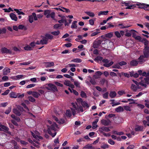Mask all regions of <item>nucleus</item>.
<instances>
[{
  "label": "nucleus",
  "mask_w": 149,
  "mask_h": 149,
  "mask_svg": "<svg viewBox=\"0 0 149 149\" xmlns=\"http://www.w3.org/2000/svg\"><path fill=\"white\" fill-rule=\"evenodd\" d=\"M58 128V125L56 123H54L51 126H48L47 129L48 133L50 135L53 137H54L56 134V128Z\"/></svg>",
  "instance_id": "f257e3e1"
},
{
  "label": "nucleus",
  "mask_w": 149,
  "mask_h": 149,
  "mask_svg": "<svg viewBox=\"0 0 149 149\" xmlns=\"http://www.w3.org/2000/svg\"><path fill=\"white\" fill-rule=\"evenodd\" d=\"M44 15L46 16L47 18H49L50 17L53 19H54L55 13L52 12L50 14V11L49 10H46L44 11Z\"/></svg>",
  "instance_id": "f03ea898"
},
{
  "label": "nucleus",
  "mask_w": 149,
  "mask_h": 149,
  "mask_svg": "<svg viewBox=\"0 0 149 149\" xmlns=\"http://www.w3.org/2000/svg\"><path fill=\"white\" fill-rule=\"evenodd\" d=\"M48 86H45V88L49 90L57 91V89L56 86L54 84H46Z\"/></svg>",
  "instance_id": "7ed1b4c3"
},
{
  "label": "nucleus",
  "mask_w": 149,
  "mask_h": 149,
  "mask_svg": "<svg viewBox=\"0 0 149 149\" xmlns=\"http://www.w3.org/2000/svg\"><path fill=\"white\" fill-rule=\"evenodd\" d=\"M143 52L145 58H149V46H144Z\"/></svg>",
  "instance_id": "20e7f679"
},
{
  "label": "nucleus",
  "mask_w": 149,
  "mask_h": 149,
  "mask_svg": "<svg viewBox=\"0 0 149 149\" xmlns=\"http://www.w3.org/2000/svg\"><path fill=\"white\" fill-rule=\"evenodd\" d=\"M103 40H95L93 43V47L94 48H97L101 45Z\"/></svg>",
  "instance_id": "39448f33"
},
{
  "label": "nucleus",
  "mask_w": 149,
  "mask_h": 149,
  "mask_svg": "<svg viewBox=\"0 0 149 149\" xmlns=\"http://www.w3.org/2000/svg\"><path fill=\"white\" fill-rule=\"evenodd\" d=\"M1 51L2 54H11L12 53V51L11 50L8 49L5 47H3L1 48Z\"/></svg>",
  "instance_id": "423d86ee"
},
{
  "label": "nucleus",
  "mask_w": 149,
  "mask_h": 149,
  "mask_svg": "<svg viewBox=\"0 0 149 149\" xmlns=\"http://www.w3.org/2000/svg\"><path fill=\"white\" fill-rule=\"evenodd\" d=\"M99 131L101 133L104 132L103 131L106 132H108L110 130L109 129V127H102L99 128Z\"/></svg>",
  "instance_id": "0eeeda50"
},
{
  "label": "nucleus",
  "mask_w": 149,
  "mask_h": 149,
  "mask_svg": "<svg viewBox=\"0 0 149 149\" xmlns=\"http://www.w3.org/2000/svg\"><path fill=\"white\" fill-rule=\"evenodd\" d=\"M0 127L3 129L2 131L8 134L10 133V132H8L9 128L3 125H0Z\"/></svg>",
  "instance_id": "6e6552de"
},
{
  "label": "nucleus",
  "mask_w": 149,
  "mask_h": 149,
  "mask_svg": "<svg viewBox=\"0 0 149 149\" xmlns=\"http://www.w3.org/2000/svg\"><path fill=\"white\" fill-rule=\"evenodd\" d=\"M101 123L104 125L105 126H107L109 125L110 121V120L108 121L104 119H102L101 120Z\"/></svg>",
  "instance_id": "1a4fd4ad"
},
{
  "label": "nucleus",
  "mask_w": 149,
  "mask_h": 149,
  "mask_svg": "<svg viewBox=\"0 0 149 149\" xmlns=\"http://www.w3.org/2000/svg\"><path fill=\"white\" fill-rule=\"evenodd\" d=\"M10 17L11 19L14 21H16L17 20V17L16 15L13 13H11L10 14Z\"/></svg>",
  "instance_id": "9d476101"
},
{
  "label": "nucleus",
  "mask_w": 149,
  "mask_h": 149,
  "mask_svg": "<svg viewBox=\"0 0 149 149\" xmlns=\"http://www.w3.org/2000/svg\"><path fill=\"white\" fill-rule=\"evenodd\" d=\"M10 69L8 68H5L3 70V74L4 75H7L10 72Z\"/></svg>",
  "instance_id": "9b49d317"
},
{
  "label": "nucleus",
  "mask_w": 149,
  "mask_h": 149,
  "mask_svg": "<svg viewBox=\"0 0 149 149\" xmlns=\"http://www.w3.org/2000/svg\"><path fill=\"white\" fill-rule=\"evenodd\" d=\"M130 65L132 66H137L138 64V61L136 60H133L130 62Z\"/></svg>",
  "instance_id": "f8f14e48"
},
{
  "label": "nucleus",
  "mask_w": 149,
  "mask_h": 149,
  "mask_svg": "<svg viewBox=\"0 0 149 149\" xmlns=\"http://www.w3.org/2000/svg\"><path fill=\"white\" fill-rule=\"evenodd\" d=\"M141 42L144 43V46H149V45H148L149 41L145 38L142 39Z\"/></svg>",
  "instance_id": "ddd939ff"
},
{
  "label": "nucleus",
  "mask_w": 149,
  "mask_h": 149,
  "mask_svg": "<svg viewBox=\"0 0 149 149\" xmlns=\"http://www.w3.org/2000/svg\"><path fill=\"white\" fill-rule=\"evenodd\" d=\"M99 119L98 118L96 119L92 123V128L95 129L97 127V123L98 122Z\"/></svg>",
  "instance_id": "4468645a"
},
{
  "label": "nucleus",
  "mask_w": 149,
  "mask_h": 149,
  "mask_svg": "<svg viewBox=\"0 0 149 149\" xmlns=\"http://www.w3.org/2000/svg\"><path fill=\"white\" fill-rule=\"evenodd\" d=\"M54 65L53 62H49L45 63V66L46 68L51 67L54 66Z\"/></svg>",
  "instance_id": "2eb2a0df"
},
{
  "label": "nucleus",
  "mask_w": 149,
  "mask_h": 149,
  "mask_svg": "<svg viewBox=\"0 0 149 149\" xmlns=\"http://www.w3.org/2000/svg\"><path fill=\"white\" fill-rule=\"evenodd\" d=\"M13 112L17 116H20L21 115L20 111L17 109H13Z\"/></svg>",
  "instance_id": "dca6fc26"
},
{
  "label": "nucleus",
  "mask_w": 149,
  "mask_h": 149,
  "mask_svg": "<svg viewBox=\"0 0 149 149\" xmlns=\"http://www.w3.org/2000/svg\"><path fill=\"white\" fill-rule=\"evenodd\" d=\"M48 40H47L45 37H43L42 39L40 40V43L42 45L47 44V43Z\"/></svg>",
  "instance_id": "f3484780"
},
{
  "label": "nucleus",
  "mask_w": 149,
  "mask_h": 149,
  "mask_svg": "<svg viewBox=\"0 0 149 149\" xmlns=\"http://www.w3.org/2000/svg\"><path fill=\"white\" fill-rule=\"evenodd\" d=\"M116 95V93L115 91H111L109 94V96L111 98L115 97Z\"/></svg>",
  "instance_id": "a211bd4d"
},
{
  "label": "nucleus",
  "mask_w": 149,
  "mask_h": 149,
  "mask_svg": "<svg viewBox=\"0 0 149 149\" xmlns=\"http://www.w3.org/2000/svg\"><path fill=\"white\" fill-rule=\"evenodd\" d=\"M143 127L142 126H138L135 128V130L136 132L141 131L143 130Z\"/></svg>",
  "instance_id": "6ab92c4d"
},
{
  "label": "nucleus",
  "mask_w": 149,
  "mask_h": 149,
  "mask_svg": "<svg viewBox=\"0 0 149 149\" xmlns=\"http://www.w3.org/2000/svg\"><path fill=\"white\" fill-rule=\"evenodd\" d=\"M24 49L26 51H31L33 50V49L29 45H27L24 47Z\"/></svg>",
  "instance_id": "aec40b11"
},
{
  "label": "nucleus",
  "mask_w": 149,
  "mask_h": 149,
  "mask_svg": "<svg viewBox=\"0 0 149 149\" xmlns=\"http://www.w3.org/2000/svg\"><path fill=\"white\" fill-rule=\"evenodd\" d=\"M130 32L131 33V34H132V37L135 38L136 36V33L137 32L134 30H131L130 31Z\"/></svg>",
  "instance_id": "412c9836"
},
{
  "label": "nucleus",
  "mask_w": 149,
  "mask_h": 149,
  "mask_svg": "<svg viewBox=\"0 0 149 149\" xmlns=\"http://www.w3.org/2000/svg\"><path fill=\"white\" fill-rule=\"evenodd\" d=\"M45 38L47 39H50L52 40L53 39V36L49 34H46L45 35Z\"/></svg>",
  "instance_id": "4be33fe9"
},
{
  "label": "nucleus",
  "mask_w": 149,
  "mask_h": 149,
  "mask_svg": "<svg viewBox=\"0 0 149 149\" xmlns=\"http://www.w3.org/2000/svg\"><path fill=\"white\" fill-rule=\"evenodd\" d=\"M84 148L87 149H94L95 148L93 147L91 144H88L86 145L83 148V149Z\"/></svg>",
  "instance_id": "5701e85b"
},
{
  "label": "nucleus",
  "mask_w": 149,
  "mask_h": 149,
  "mask_svg": "<svg viewBox=\"0 0 149 149\" xmlns=\"http://www.w3.org/2000/svg\"><path fill=\"white\" fill-rule=\"evenodd\" d=\"M115 110L116 111L119 112L121 111H123L124 110V109L121 106H119Z\"/></svg>",
  "instance_id": "b1692460"
},
{
  "label": "nucleus",
  "mask_w": 149,
  "mask_h": 149,
  "mask_svg": "<svg viewBox=\"0 0 149 149\" xmlns=\"http://www.w3.org/2000/svg\"><path fill=\"white\" fill-rule=\"evenodd\" d=\"M61 19L58 21V22L59 23H63L64 22H66V19L65 17L64 16H62L61 17Z\"/></svg>",
  "instance_id": "393cba45"
},
{
  "label": "nucleus",
  "mask_w": 149,
  "mask_h": 149,
  "mask_svg": "<svg viewBox=\"0 0 149 149\" xmlns=\"http://www.w3.org/2000/svg\"><path fill=\"white\" fill-rule=\"evenodd\" d=\"M32 95L35 98H38V97L40 95L38 93L35 91H33V94H32Z\"/></svg>",
  "instance_id": "a878e982"
},
{
  "label": "nucleus",
  "mask_w": 149,
  "mask_h": 149,
  "mask_svg": "<svg viewBox=\"0 0 149 149\" xmlns=\"http://www.w3.org/2000/svg\"><path fill=\"white\" fill-rule=\"evenodd\" d=\"M81 104L82 107L84 108H88L89 107L88 104L85 101L82 102Z\"/></svg>",
  "instance_id": "bb28decb"
},
{
  "label": "nucleus",
  "mask_w": 149,
  "mask_h": 149,
  "mask_svg": "<svg viewBox=\"0 0 149 149\" xmlns=\"http://www.w3.org/2000/svg\"><path fill=\"white\" fill-rule=\"evenodd\" d=\"M120 26V29H124L126 28H127L130 26H124L122 24H119L118 25L116 26Z\"/></svg>",
  "instance_id": "cd10ccee"
},
{
  "label": "nucleus",
  "mask_w": 149,
  "mask_h": 149,
  "mask_svg": "<svg viewBox=\"0 0 149 149\" xmlns=\"http://www.w3.org/2000/svg\"><path fill=\"white\" fill-rule=\"evenodd\" d=\"M77 21H74L72 23V24L71 26V27L72 28L77 29V26L76 24L77 23Z\"/></svg>",
  "instance_id": "c85d7f7f"
},
{
  "label": "nucleus",
  "mask_w": 149,
  "mask_h": 149,
  "mask_svg": "<svg viewBox=\"0 0 149 149\" xmlns=\"http://www.w3.org/2000/svg\"><path fill=\"white\" fill-rule=\"evenodd\" d=\"M71 61L78 63H81L82 61V60L81 59L79 58H76L72 60Z\"/></svg>",
  "instance_id": "c756f323"
},
{
  "label": "nucleus",
  "mask_w": 149,
  "mask_h": 149,
  "mask_svg": "<svg viewBox=\"0 0 149 149\" xmlns=\"http://www.w3.org/2000/svg\"><path fill=\"white\" fill-rule=\"evenodd\" d=\"M10 97L11 98H16L17 97V95L15 92H12L10 93Z\"/></svg>",
  "instance_id": "7c9ffc66"
},
{
  "label": "nucleus",
  "mask_w": 149,
  "mask_h": 149,
  "mask_svg": "<svg viewBox=\"0 0 149 149\" xmlns=\"http://www.w3.org/2000/svg\"><path fill=\"white\" fill-rule=\"evenodd\" d=\"M14 10L16 11V13H17V14L19 15H25V13H23V12L19 11L18 9H14Z\"/></svg>",
  "instance_id": "2f4dec72"
},
{
  "label": "nucleus",
  "mask_w": 149,
  "mask_h": 149,
  "mask_svg": "<svg viewBox=\"0 0 149 149\" xmlns=\"http://www.w3.org/2000/svg\"><path fill=\"white\" fill-rule=\"evenodd\" d=\"M131 88L132 90L134 91H136L137 89V86L134 84H132L131 85Z\"/></svg>",
  "instance_id": "473e14b6"
},
{
  "label": "nucleus",
  "mask_w": 149,
  "mask_h": 149,
  "mask_svg": "<svg viewBox=\"0 0 149 149\" xmlns=\"http://www.w3.org/2000/svg\"><path fill=\"white\" fill-rule=\"evenodd\" d=\"M145 5V3H140L138 2L136 5L139 6L138 8H143V7H144V5Z\"/></svg>",
  "instance_id": "72a5a7b5"
},
{
  "label": "nucleus",
  "mask_w": 149,
  "mask_h": 149,
  "mask_svg": "<svg viewBox=\"0 0 149 149\" xmlns=\"http://www.w3.org/2000/svg\"><path fill=\"white\" fill-rule=\"evenodd\" d=\"M28 99L30 101L32 102H34L36 101V99L31 96H29Z\"/></svg>",
  "instance_id": "f704fd0d"
},
{
  "label": "nucleus",
  "mask_w": 149,
  "mask_h": 149,
  "mask_svg": "<svg viewBox=\"0 0 149 149\" xmlns=\"http://www.w3.org/2000/svg\"><path fill=\"white\" fill-rule=\"evenodd\" d=\"M113 36V32H110L108 33H107L105 35V36L106 37L110 38H111Z\"/></svg>",
  "instance_id": "c9c22d12"
},
{
  "label": "nucleus",
  "mask_w": 149,
  "mask_h": 149,
  "mask_svg": "<svg viewBox=\"0 0 149 149\" xmlns=\"http://www.w3.org/2000/svg\"><path fill=\"white\" fill-rule=\"evenodd\" d=\"M85 13L90 17H94L95 16L94 14L91 12H86Z\"/></svg>",
  "instance_id": "e433bc0d"
},
{
  "label": "nucleus",
  "mask_w": 149,
  "mask_h": 149,
  "mask_svg": "<svg viewBox=\"0 0 149 149\" xmlns=\"http://www.w3.org/2000/svg\"><path fill=\"white\" fill-rule=\"evenodd\" d=\"M136 7V5H132L129 6H127L126 8V9H133Z\"/></svg>",
  "instance_id": "4c0bfd02"
},
{
  "label": "nucleus",
  "mask_w": 149,
  "mask_h": 149,
  "mask_svg": "<svg viewBox=\"0 0 149 149\" xmlns=\"http://www.w3.org/2000/svg\"><path fill=\"white\" fill-rule=\"evenodd\" d=\"M60 33V32L58 30L57 31H54L52 32H51V33L55 36L58 35Z\"/></svg>",
  "instance_id": "58836bf2"
},
{
  "label": "nucleus",
  "mask_w": 149,
  "mask_h": 149,
  "mask_svg": "<svg viewBox=\"0 0 149 149\" xmlns=\"http://www.w3.org/2000/svg\"><path fill=\"white\" fill-rule=\"evenodd\" d=\"M108 13V11H101L98 13V15L100 16L101 15H106Z\"/></svg>",
  "instance_id": "ea45409f"
},
{
  "label": "nucleus",
  "mask_w": 149,
  "mask_h": 149,
  "mask_svg": "<svg viewBox=\"0 0 149 149\" xmlns=\"http://www.w3.org/2000/svg\"><path fill=\"white\" fill-rule=\"evenodd\" d=\"M29 21L30 23H32L33 21V16L32 14L31 15L29 16Z\"/></svg>",
  "instance_id": "a19ab883"
},
{
  "label": "nucleus",
  "mask_w": 149,
  "mask_h": 149,
  "mask_svg": "<svg viewBox=\"0 0 149 149\" xmlns=\"http://www.w3.org/2000/svg\"><path fill=\"white\" fill-rule=\"evenodd\" d=\"M109 147V145L107 144H104L101 146V148H102L105 149L108 148Z\"/></svg>",
  "instance_id": "79ce46f5"
},
{
  "label": "nucleus",
  "mask_w": 149,
  "mask_h": 149,
  "mask_svg": "<svg viewBox=\"0 0 149 149\" xmlns=\"http://www.w3.org/2000/svg\"><path fill=\"white\" fill-rule=\"evenodd\" d=\"M66 115L67 116L69 117L71 116L72 114L70 110H67L66 111Z\"/></svg>",
  "instance_id": "37998d69"
},
{
  "label": "nucleus",
  "mask_w": 149,
  "mask_h": 149,
  "mask_svg": "<svg viewBox=\"0 0 149 149\" xmlns=\"http://www.w3.org/2000/svg\"><path fill=\"white\" fill-rule=\"evenodd\" d=\"M11 109L12 108L11 106L9 107L8 109L5 111V113L6 114H8L11 111Z\"/></svg>",
  "instance_id": "c03bdc74"
},
{
  "label": "nucleus",
  "mask_w": 149,
  "mask_h": 149,
  "mask_svg": "<svg viewBox=\"0 0 149 149\" xmlns=\"http://www.w3.org/2000/svg\"><path fill=\"white\" fill-rule=\"evenodd\" d=\"M108 95L109 92H107L103 94V97L104 99H107L108 98Z\"/></svg>",
  "instance_id": "a18cd8bd"
},
{
  "label": "nucleus",
  "mask_w": 149,
  "mask_h": 149,
  "mask_svg": "<svg viewBox=\"0 0 149 149\" xmlns=\"http://www.w3.org/2000/svg\"><path fill=\"white\" fill-rule=\"evenodd\" d=\"M103 57L100 56H98L96 57L94 59V60L95 61H101L102 60Z\"/></svg>",
  "instance_id": "49530a36"
},
{
  "label": "nucleus",
  "mask_w": 149,
  "mask_h": 149,
  "mask_svg": "<svg viewBox=\"0 0 149 149\" xmlns=\"http://www.w3.org/2000/svg\"><path fill=\"white\" fill-rule=\"evenodd\" d=\"M112 67L113 68L120 69V66L118 64L113 65H112Z\"/></svg>",
  "instance_id": "de8ad7c7"
},
{
  "label": "nucleus",
  "mask_w": 149,
  "mask_h": 149,
  "mask_svg": "<svg viewBox=\"0 0 149 149\" xmlns=\"http://www.w3.org/2000/svg\"><path fill=\"white\" fill-rule=\"evenodd\" d=\"M123 107L124 109L127 111H130L131 110L130 107L129 106L127 105L124 106Z\"/></svg>",
  "instance_id": "09e8293b"
},
{
  "label": "nucleus",
  "mask_w": 149,
  "mask_h": 149,
  "mask_svg": "<svg viewBox=\"0 0 149 149\" xmlns=\"http://www.w3.org/2000/svg\"><path fill=\"white\" fill-rule=\"evenodd\" d=\"M29 81V80H23L20 81L19 84L21 85H23L25 84L26 82H28Z\"/></svg>",
  "instance_id": "8fccbe9b"
},
{
  "label": "nucleus",
  "mask_w": 149,
  "mask_h": 149,
  "mask_svg": "<svg viewBox=\"0 0 149 149\" xmlns=\"http://www.w3.org/2000/svg\"><path fill=\"white\" fill-rule=\"evenodd\" d=\"M70 81L68 80H65L64 82V84L66 86H69L70 84Z\"/></svg>",
  "instance_id": "3c124183"
},
{
  "label": "nucleus",
  "mask_w": 149,
  "mask_h": 149,
  "mask_svg": "<svg viewBox=\"0 0 149 149\" xmlns=\"http://www.w3.org/2000/svg\"><path fill=\"white\" fill-rule=\"evenodd\" d=\"M18 28L19 29H23L24 28V30H26V29L25 26L22 25L20 24L18 26Z\"/></svg>",
  "instance_id": "603ef678"
},
{
  "label": "nucleus",
  "mask_w": 149,
  "mask_h": 149,
  "mask_svg": "<svg viewBox=\"0 0 149 149\" xmlns=\"http://www.w3.org/2000/svg\"><path fill=\"white\" fill-rule=\"evenodd\" d=\"M13 49L14 51L16 52H20L22 50V49L21 48H20L19 49L16 47H14L13 48Z\"/></svg>",
  "instance_id": "864d4df0"
},
{
  "label": "nucleus",
  "mask_w": 149,
  "mask_h": 149,
  "mask_svg": "<svg viewBox=\"0 0 149 149\" xmlns=\"http://www.w3.org/2000/svg\"><path fill=\"white\" fill-rule=\"evenodd\" d=\"M81 96L82 97H87L86 93L82 91L81 92Z\"/></svg>",
  "instance_id": "5fc2aeb1"
},
{
  "label": "nucleus",
  "mask_w": 149,
  "mask_h": 149,
  "mask_svg": "<svg viewBox=\"0 0 149 149\" xmlns=\"http://www.w3.org/2000/svg\"><path fill=\"white\" fill-rule=\"evenodd\" d=\"M12 143L14 144V148H16V149L18 148L19 147L18 146H17V147H16V145L17 144V143L14 140L12 141Z\"/></svg>",
  "instance_id": "6e6d98bb"
},
{
  "label": "nucleus",
  "mask_w": 149,
  "mask_h": 149,
  "mask_svg": "<svg viewBox=\"0 0 149 149\" xmlns=\"http://www.w3.org/2000/svg\"><path fill=\"white\" fill-rule=\"evenodd\" d=\"M108 142L109 143L112 145H113L115 144V142L111 139H109L108 140Z\"/></svg>",
  "instance_id": "4d7b16f0"
},
{
  "label": "nucleus",
  "mask_w": 149,
  "mask_h": 149,
  "mask_svg": "<svg viewBox=\"0 0 149 149\" xmlns=\"http://www.w3.org/2000/svg\"><path fill=\"white\" fill-rule=\"evenodd\" d=\"M36 43L34 42H31L29 44L30 46L32 47V49H33L34 47L36 46Z\"/></svg>",
  "instance_id": "13d9d810"
},
{
  "label": "nucleus",
  "mask_w": 149,
  "mask_h": 149,
  "mask_svg": "<svg viewBox=\"0 0 149 149\" xmlns=\"http://www.w3.org/2000/svg\"><path fill=\"white\" fill-rule=\"evenodd\" d=\"M135 39L136 40H139V42H141L142 39V38L140 36H136L135 38Z\"/></svg>",
  "instance_id": "bf43d9fd"
},
{
  "label": "nucleus",
  "mask_w": 149,
  "mask_h": 149,
  "mask_svg": "<svg viewBox=\"0 0 149 149\" xmlns=\"http://www.w3.org/2000/svg\"><path fill=\"white\" fill-rule=\"evenodd\" d=\"M118 64L120 66H122L123 65H126L127 64V63L125 61H122L119 62Z\"/></svg>",
  "instance_id": "052dcab7"
},
{
  "label": "nucleus",
  "mask_w": 149,
  "mask_h": 149,
  "mask_svg": "<svg viewBox=\"0 0 149 149\" xmlns=\"http://www.w3.org/2000/svg\"><path fill=\"white\" fill-rule=\"evenodd\" d=\"M139 84L144 87L145 88H146L147 87V85L146 84L144 83V82L143 80H141V81L139 83Z\"/></svg>",
  "instance_id": "680f3d73"
},
{
  "label": "nucleus",
  "mask_w": 149,
  "mask_h": 149,
  "mask_svg": "<svg viewBox=\"0 0 149 149\" xmlns=\"http://www.w3.org/2000/svg\"><path fill=\"white\" fill-rule=\"evenodd\" d=\"M6 30L4 28H3L1 29L0 28V34L1 33H6Z\"/></svg>",
  "instance_id": "e2e57ef3"
},
{
  "label": "nucleus",
  "mask_w": 149,
  "mask_h": 149,
  "mask_svg": "<svg viewBox=\"0 0 149 149\" xmlns=\"http://www.w3.org/2000/svg\"><path fill=\"white\" fill-rule=\"evenodd\" d=\"M108 25H107V28L108 29L109 28H111V27H113L114 26V25L113 24H112L110 22L109 23L107 24Z\"/></svg>",
  "instance_id": "0e129e2a"
},
{
  "label": "nucleus",
  "mask_w": 149,
  "mask_h": 149,
  "mask_svg": "<svg viewBox=\"0 0 149 149\" xmlns=\"http://www.w3.org/2000/svg\"><path fill=\"white\" fill-rule=\"evenodd\" d=\"M149 7V4H145V5H144V7L143 8V9H144L145 10H149L148 9Z\"/></svg>",
  "instance_id": "69168bd1"
},
{
  "label": "nucleus",
  "mask_w": 149,
  "mask_h": 149,
  "mask_svg": "<svg viewBox=\"0 0 149 149\" xmlns=\"http://www.w3.org/2000/svg\"><path fill=\"white\" fill-rule=\"evenodd\" d=\"M10 92V90L9 89H7L6 90L5 92L3 93L1 95H7V94H8V93Z\"/></svg>",
  "instance_id": "338daca9"
},
{
  "label": "nucleus",
  "mask_w": 149,
  "mask_h": 149,
  "mask_svg": "<svg viewBox=\"0 0 149 149\" xmlns=\"http://www.w3.org/2000/svg\"><path fill=\"white\" fill-rule=\"evenodd\" d=\"M115 34L116 36L118 38H120L121 37L120 33L118 31H116L115 32Z\"/></svg>",
  "instance_id": "774afa93"
}]
</instances>
